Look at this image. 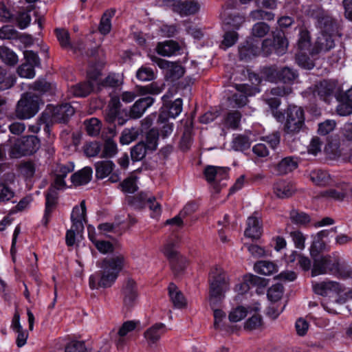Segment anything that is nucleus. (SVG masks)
<instances>
[{
	"label": "nucleus",
	"instance_id": "17",
	"mask_svg": "<svg viewBox=\"0 0 352 352\" xmlns=\"http://www.w3.org/2000/svg\"><path fill=\"white\" fill-rule=\"evenodd\" d=\"M74 169V165L72 162L65 164H57L54 169L55 180L54 184L56 188H62L65 186L64 178L68 173H72Z\"/></svg>",
	"mask_w": 352,
	"mask_h": 352
},
{
	"label": "nucleus",
	"instance_id": "27",
	"mask_svg": "<svg viewBox=\"0 0 352 352\" xmlns=\"http://www.w3.org/2000/svg\"><path fill=\"white\" fill-rule=\"evenodd\" d=\"M93 170L91 167L86 166L82 170L74 173L71 181L74 186L85 185L90 182Z\"/></svg>",
	"mask_w": 352,
	"mask_h": 352
},
{
	"label": "nucleus",
	"instance_id": "46",
	"mask_svg": "<svg viewBox=\"0 0 352 352\" xmlns=\"http://www.w3.org/2000/svg\"><path fill=\"white\" fill-rule=\"evenodd\" d=\"M32 89L39 93L53 94L55 90V85L52 83L48 82L45 80H40L34 82L32 85Z\"/></svg>",
	"mask_w": 352,
	"mask_h": 352
},
{
	"label": "nucleus",
	"instance_id": "26",
	"mask_svg": "<svg viewBox=\"0 0 352 352\" xmlns=\"http://www.w3.org/2000/svg\"><path fill=\"white\" fill-rule=\"evenodd\" d=\"M216 306L211 307L213 309L214 315V328L220 331L230 333L232 331L231 327L224 322L226 314L221 309L215 308Z\"/></svg>",
	"mask_w": 352,
	"mask_h": 352
},
{
	"label": "nucleus",
	"instance_id": "52",
	"mask_svg": "<svg viewBox=\"0 0 352 352\" xmlns=\"http://www.w3.org/2000/svg\"><path fill=\"white\" fill-rule=\"evenodd\" d=\"M241 121V113L234 111L230 112L225 119V124L232 129H236Z\"/></svg>",
	"mask_w": 352,
	"mask_h": 352
},
{
	"label": "nucleus",
	"instance_id": "58",
	"mask_svg": "<svg viewBox=\"0 0 352 352\" xmlns=\"http://www.w3.org/2000/svg\"><path fill=\"white\" fill-rule=\"evenodd\" d=\"M56 37L60 45L66 49L72 48V45L69 41V34L64 29L56 30Z\"/></svg>",
	"mask_w": 352,
	"mask_h": 352
},
{
	"label": "nucleus",
	"instance_id": "57",
	"mask_svg": "<svg viewBox=\"0 0 352 352\" xmlns=\"http://www.w3.org/2000/svg\"><path fill=\"white\" fill-rule=\"evenodd\" d=\"M250 16L254 21H272L274 19V14L272 12L264 11L263 10H256L252 11L250 14Z\"/></svg>",
	"mask_w": 352,
	"mask_h": 352
},
{
	"label": "nucleus",
	"instance_id": "42",
	"mask_svg": "<svg viewBox=\"0 0 352 352\" xmlns=\"http://www.w3.org/2000/svg\"><path fill=\"white\" fill-rule=\"evenodd\" d=\"M0 57L5 63L10 65H14L18 62L16 54L6 47H0Z\"/></svg>",
	"mask_w": 352,
	"mask_h": 352
},
{
	"label": "nucleus",
	"instance_id": "8",
	"mask_svg": "<svg viewBox=\"0 0 352 352\" xmlns=\"http://www.w3.org/2000/svg\"><path fill=\"white\" fill-rule=\"evenodd\" d=\"M161 4L172 7L173 11L182 16H187L197 13L200 6L194 0H161Z\"/></svg>",
	"mask_w": 352,
	"mask_h": 352
},
{
	"label": "nucleus",
	"instance_id": "44",
	"mask_svg": "<svg viewBox=\"0 0 352 352\" xmlns=\"http://www.w3.org/2000/svg\"><path fill=\"white\" fill-rule=\"evenodd\" d=\"M148 151L143 142L138 143L131 151V157L133 161H140L146 155V151Z\"/></svg>",
	"mask_w": 352,
	"mask_h": 352
},
{
	"label": "nucleus",
	"instance_id": "23",
	"mask_svg": "<svg viewBox=\"0 0 352 352\" xmlns=\"http://www.w3.org/2000/svg\"><path fill=\"white\" fill-rule=\"evenodd\" d=\"M180 50V45L172 40L159 43L156 47L157 52L163 56L175 55Z\"/></svg>",
	"mask_w": 352,
	"mask_h": 352
},
{
	"label": "nucleus",
	"instance_id": "47",
	"mask_svg": "<svg viewBox=\"0 0 352 352\" xmlns=\"http://www.w3.org/2000/svg\"><path fill=\"white\" fill-rule=\"evenodd\" d=\"M263 324V322L261 316L256 313L246 320L244 324V328L252 331L260 329Z\"/></svg>",
	"mask_w": 352,
	"mask_h": 352
},
{
	"label": "nucleus",
	"instance_id": "32",
	"mask_svg": "<svg viewBox=\"0 0 352 352\" xmlns=\"http://www.w3.org/2000/svg\"><path fill=\"white\" fill-rule=\"evenodd\" d=\"M336 85L334 82L329 80H323L316 85L314 94H317L321 98H324L331 96L334 91Z\"/></svg>",
	"mask_w": 352,
	"mask_h": 352
},
{
	"label": "nucleus",
	"instance_id": "29",
	"mask_svg": "<svg viewBox=\"0 0 352 352\" xmlns=\"http://www.w3.org/2000/svg\"><path fill=\"white\" fill-rule=\"evenodd\" d=\"M115 167L111 160L100 161L95 164L96 176L98 179H104L109 176Z\"/></svg>",
	"mask_w": 352,
	"mask_h": 352
},
{
	"label": "nucleus",
	"instance_id": "36",
	"mask_svg": "<svg viewBox=\"0 0 352 352\" xmlns=\"http://www.w3.org/2000/svg\"><path fill=\"white\" fill-rule=\"evenodd\" d=\"M254 270L258 274L269 276L277 271V267L272 262L261 261L255 264Z\"/></svg>",
	"mask_w": 352,
	"mask_h": 352
},
{
	"label": "nucleus",
	"instance_id": "15",
	"mask_svg": "<svg viewBox=\"0 0 352 352\" xmlns=\"http://www.w3.org/2000/svg\"><path fill=\"white\" fill-rule=\"evenodd\" d=\"M274 195L279 199H287L296 192L294 185L288 181L279 180L273 186Z\"/></svg>",
	"mask_w": 352,
	"mask_h": 352
},
{
	"label": "nucleus",
	"instance_id": "51",
	"mask_svg": "<svg viewBox=\"0 0 352 352\" xmlns=\"http://www.w3.org/2000/svg\"><path fill=\"white\" fill-rule=\"evenodd\" d=\"M270 26L263 22L255 23L252 28V35L254 37L262 38L265 36L269 32Z\"/></svg>",
	"mask_w": 352,
	"mask_h": 352
},
{
	"label": "nucleus",
	"instance_id": "28",
	"mask_svg": "<svg viewBox=\"0 0 352 352\" xmlns=\"http://www.w3.org/2000/svg\"><path fill=\"white\" fill-rule=\"evenodd\" d=\"M139 324L138 322H135L132 320H128L124 322L122 326L120 327L117 336L118 338L116 340L117 344L118 346H122L124 344L125 342V337L131 332L134 331L137 326Z\"/></svg>",
	"mask_w": 352,
	"mask_h": 352
},
{
	"label": "nucleus",
	"instance_id": "9",
	"mask_svg": "<svg viewBox=\"0 0 352 352\" xmlns=\"http://www.w3.org/2000/svg\"><path fill=\"white\" fill-rule=\"evenodd\" d=\"M228 168L223 166H207L204 169V175L208 182L212 184L216 192L220 191L221 186L226 184L221 182L228 177Z\"/></svg>",
	"mask_w": 352,
	"mask_h": 352
},
{
	"label": "nucleus",
	"instance_id": "41",
	"mask_svg": "<svg viewBox=\"0 0 352 352\" xmlns=\"http://www.w3.org/2000/svg\"><path fill=\"white\" fill-rule=\"evenodd\" d=\"M290 219L293 223L300 226H305L311 221L309 215L296 210L290 212Z\"/></svg>",
	"mask_w": 352,
	"mask_h": 352
},
{
	"label": "nucleus",
	"instance_id": "20",
	"mask_svg": "<svg viewBox=\"0 0 352 352\" xmlns=\"http://www.w3.org/2000/svg\"><path fill=\"white\" fill-rule=\"evenodd\" d=\"M57 188L56 186L50 188L46 194V203L45 210L43 219L42 220L43 224L47 226L50 219L51 212L56 204L57 199Z\"/></svg>",
	"mask_w": 352,
	"mask_h": 352
},
{
	"label": "nucleus",
	"instance_id": "63",
	"mask_svg": "<svg viewBox=\"0 0 352 352\" xmlns=\"http://www.w3.org/2000/svg\"><path fill=\"white\" fill-rule=\"evenodd\" d=\"M65 352H89L83 342L72 341L65 349Z\"/></svg>",
	"mask_w": 352,
	"mask_h": 352
},
{
	"label": "nucleus",
	"instance_id": "45",
	"mask_svg": "<svg viewBox=\"0 0 352 352\" xmlns=\"http://www.w3.org/2000/svg\"><path fill=\"white\" fill-rule=\"evenodd\" d=\"M84 124L86 131L89 135L95 136L99 133L101 129V124L98 119L92 118L85 120Z\"/></svg>",
	"mask_w": 352,
	"mask_h": 352
},
{
	"label": "nucleus",
	"instance_id": "30",
	"mask_svg": "<svg viewBox=\"0 0 352 352\" xmlns=\"http://www.w3.org/2000/svg\"><path fill=\"white\" fill-rule=\"evenodd\" d=\"M259 309V304L258 303L251 309L250 308L248 309L243 306H237L230 311L228 318L232 322H237L243 320L247 316L248 311H251V310L257 311Z\"/></svg>",
	"mask_w": 352,
	"mask_h": 352
},
{
	"label": "nucleus",
	"instance_id": "1",
	"mask_svg": "<svg viewBox=\"0 0 352 352\" xmlns=\"http://www.w3.org/2000/svg\"><path fill=\"white\" fill-rule=\"evenodd\" d=\"M308 15L317 18L320 33L314 43L310 53L316 55L326 53L333 49L338 36V28L336 22L317 6H311L307 11Z\"/></svg>",
	"mask_w": 352,
	"mask_h": 352
},
{
	"label": "nucleus",
	"instance_id": "59",
	"mask_svg": "<svg viewBox=\"0 0 352 352\" xmlns=\"http://www.w3.org/2000/svg\"><path fill=\"white\" fill-rule=\"evenodd\" d=\"M297 74L290 67H285L279 71V80L284 82H289L296 79Z\"/></svg>",
	"mask_w": 352,
	"mask_h": 352
},
{
	"label": "nucleus",
	"instance_id": "12",
	"mask_svg": "<svg viewBox=\"0 0 352 352\" xmlns=\"http://www.w3.org/2000/svg\"><path fill=\"white\" fill-rule=\"evenodd\" d=\"M168 98L169 96L166 94L162 97L164 106L158 118V120L161 122H164L168 118H176L182 111V100L181 98H177L170 103H167L166 99Z\"/></svg>",
	"mask_w": 352,
	"mask_h": 352
},
{
	"label": "nucleus",
	"instance_id": "38",
	"mask_svg": "<svg viewBox=\"0 0 352 352\" xmlns=\"http://www.w3.org/2000/svg\"><path fill=\"white\" fill-rule=\"evenodd\" d=\"M274 50L278 55L283 54L287 48V41L281 32H278L274 36L273 41Z\"/></svg>",
	"mask_w": 352,
	"mask_h": 352
},
{
	"label": "nucleus",
	"instance_id": "62",
	"mask_svg": "<svg viewBox=\"0 0 352 352\" xmlns=\"http://www.w3.org/2000/svg\"><path fill=\"white\" fill-rule=\"evenodd\" d=\"M120 186L123 192L127 193H133L138 189L135 177H129L120 184Z\"/></svg>",
	"mask_w": 352,
	"mask_h": 352
},
{
	"label": "nucleus",
	"instance_id": "48",
	"mask_svg": "<svg viewBox=\"0 0 352 352\" xmlns=\"http://www.w3.org/2000/svg\"><path fill=\"white\" fill-rule=\"evenodd\" d=\"M15 82V78L11 74H7L4 69L0 67V89L3 91L12 87Z\"/></svg>",
	"mask_w": 352,
	"mask_h": 352
},
{
	"label": "nucleus",
	"instance_id": "24",
	"mask_svg": "<svg viewBox=\"0 0 352 352\" xmlns=\"http://www.w3.org/2000/svg\"><path fill=\"white\" fill-rule=\"evenodd\" d=\"M322 196L337 201H342L346 197L352 196V188L348 185H344L336 189L325 190L322 192Z\"/></svg>",
	"mask_w": 352,
	"mask_h": 352
},
{
	"label": "nucleus",
	"instance_id": "40",
	"mask_svg": "<svg viewBox=\"0 0 352 352\" xmlns=\"http://www.w3.org/2000/svg\"><path fill=\"white\" fill-rule=\"evenodd\" d=\"M250 140L245 135H239L235 137L232 142V147L235 151H244L250 148Z\"/></svg>",
	"mask_w": 352,
	"mask_h": 352
},
{
	"label": "nucleus",
	"instance_id": "25",
	"mask_svg": "<svg viewBox=\"0 0 352 352\" xmlns=\"http://www.w3.org/2000/svg\"><path fill=\"white\" fill-rule=\"evenodd\" d=\"M261 54L258 43L247 41L245 45L239 47V56L241 60H247Z\"/></svg>",
	"mask_w": 352,
	"mask_h": 352
},
{
	"label": "nucleus",
	"instance_id": "13",
	"mask_svg": "<svg viewBox=\"0 0 352 352\" xmlns=\"http://www.w3.org/2000/svg\"><path fill=\"white\" fill-rule=\"evenodd\" d=\"M71 221L73 228H75L78 234L84 230V223L87 222L86 219V206L83 200L80 202V206H75L73 208L71 214Z\"/></svg>",
	"mask_w": 352,
	"mask_h": 352
},
{
	"label": "nucleus",
	"instance_id": "43",
	"mask_svg": "<svg viewBox=\"0 0 352 352\" xmlns=\"http://www.w3.org/2000/svg\"><path fill=\"white\" fill-rule=\"evenodd\" d=\"M159 138L158 131L155 129H151L146 136L145 146L148 151H155L157 147V142Z\"/></svg>",
	"mask_w": 352,
	"mask_h": 352
},
{
	"label": "nucleus",
	"instance_id": "61",
	"mask_svg": "<svg viewBox=\"0 0 352 352\" xmlns=\"http://www.w3.org/2000/svg\"><path fill=\"white\" fill-rule=\"evenodd\" d=\"M245 22V17L240 14H233L229 16L226 19V23L230 28L238 30Z\"/></svg>",
	"mask_w": 352,
	"mask_h": 352
},
{
	"label": "nucleus",
	"instance_id": "5",
	"mask_svg": "<svg viewBox=\"0 0 352 352\" xmlns=\"http://www.w3.org/2000/svg\"><path fill=\"white\" fill-rule=\"evenodd\" d=\"M40 98L32 93L25 94L18 102L16 115L21 119L33 117L38 111Z\"/></svg>",
	"mask_w": 352,
	"mask_h": 352
},
{
	"label": "nucleus",
	"instance_id": "22",
	"mask_svg": "<svg viewBox=\"0 0 352 352\" xmlns=\"http://www.w3.org/2000/svg\"><path fill=\"white\" fill-rule=\"evenodd\" d=\"M168 295L173 306L177 309L186 307L187 302L182 292L174 283H170L168 287Z\"/></svg>",
	"mask_w": 352,
	"mask_h": 352
},
{
	"label": "nucleus",
	"instance_id": "10",
	"mask_svg": "<svg viewBox=\"0 0 352 352\" xmlns=\"http://www.w3.org/2000/svg\"><path fill=\"white\" fill-rule=\"evenodd\" d=\"M123 307L126 311L135 307L138 299V287L132 279H127L123 284L121 290Z\"/></svg>",
	"mask_w": 352,
	"mask_h": 352
},
{
	"label": "nucleus",
	"instance_id": "7",
	"mask_svg": "<svg viewBox=\"0 0 352 352\" xmlns=\"http://www.w3.org/2000/svg\"><path fill=\"white\" fill-rule=\"evenodd\" d=\"M39 146L40 141L36 136L23 137L15 142L10 149V155L13 158H19L31 155L35 153Z\"/></svg>",
	"mask_w": 352,
	"mask_h": 352
},
{
	"label": "nucleus",
	"instance_id": "33",
	"mask_svg": "<svg viewBox=\"0 0 352 352\" xmlns=\"http://www.w3.org/2000/svg\"><path fill=\"white\" fill-rule=\"evenodd\" d=\"M297 162L290 157L283 158L276 167L279 175H286L297 168Z\"/></svg>",
	"mask_w": 352,
	"mask_h": 352
},
{
	"label": "nucleus",
	"instance_id": "21",
	"mask_svg": "<svg viewBox=\"0 0 352 352\" xmlns=\"http://www.w3.org/2000/svg\"><path fill=\"white\" fill-rule=\"evenodd\" d=\"M313 289L316 294L327 296L331 292L338 293L340 291V286L336 281L329 280L314 284Z\"/></svg>",
	"mask_w": 352,
	"mask_h": 352
},
{
	"label": "nucleus",
	"instance_id": "60",
	"mask_svg": "<svg viewBox=\"0 0 352 352\" xmlns=\"http://www.w3.org/2000/svg\"><path fill=\"white\" fill-rule=\"evenodd\" d=\"M17 73L22 78H32L35 76L34 67L25 63L18 67Z\"/></svg>",
	"mask_w": 352,
	"mask_h": 352
},
{
	"label": "nucleus",
	"instance_id": "64",
	"mask_svg": "<svg viewBox=\"0 0 352 352\" xmlns=\"http://www.w3.org/2000/svg\"><path fill=\"white\" fill-rule=\"evenodd\" d=\"M148 198L149 197L146 193L141 192L132 198L131 204L135 208L141 209L146 206Z\"/></svg>",
	"mask_w": 352,
	"mask_h": 352
},
{
	"label": "nucleus",
	"instance_id": "14",
	"mask_svg": "<svg viewBox=\"0 0 352 352\" xmlns=\"http://www.w3.org/2000/svg\"><path fill=\"white\" fill-rule=\"evenodd\" d=\"M175 242L173 240L168 241L165 244L163 252L164 255L170 261L171 266L173 271L175 273L179 274L181 272L184 266H182L180 264H183L184 260L178 258V254L175 249Z\"/></svg>",
	"mask_w": 352,
	"mask_h": 352
},
{
	"label": "nucleus",
	"instance_id": "54",
	"mask_svg": "<svg viewBox=\"0 0 352 352\" xmlns=\"http://www.w3.org/2000/svg\"><path fill=\"white\" fill-rule=\"evenodd\" d=\"M325 248L323 241L316 235L313 236V242L310 247V254L312 258L318 256V253Z\"/></svg>",
	"mask_w": 352,
	"mask_h": 352
},
{
	"label": "nucleus",
	"instance_id": "39",
	"mask_svg": "<svg viewBox=\"0 0 352 352\" xmlns=\"http://www.w3.org/2000/svg\"><path fill=\"white\" fill-rule=\"evenodd\" d=\"M139 135V131L137 128L125 129L123 130L120 138V142L122 144H129L135 141Z\"/></svg>",
	"mask_w": 352,
	"mask_h": 352
},
{
	"label": "nucleus",
	"instance_id": "11",
	"mask_svg": "<svg viewBox=\"0 0 352 352\" xmlns=\"http://www.w3.org/2000/svg\"><path fill=\"white\" fill-rule=\"evenodd\" d=\"M166 332V325L163 323H155L144 332V338L147 346L153 350L158 346L159 341Z\"/></svg>",
	"mask_w": 352,
	"mask_h": 352
},
{
	"label": "nucleus",
	"instance_id": "35",
	"mask_svg": "<svg viewBox=\"0 0 352 352\" xmlns=\"http://www.w3.org/2000/svg\"><path fill=\"white\" fill-rule=\"evenodd\" d=\"M115 12V10H108L102 16L98 27V30L101 34L105 35L110 32L111 29V19L114 16Z\"/></svg>",
	"mask_w": 352,
	"mask_h": 352
},
{
	"label": "nucleus",
	"instance_id": "18",
	"mask_svg": "<svg viewBox=\"0 0 352 352\" xmlns=\"http://www.w3.org/2000/svg\"><path fill=\"white\" fill-rule=\"evenodd\" d=\"M246 237L258 239L262 234V227L261 221L258 217L254 215L249 217L247 220V228L245 230Z\"/></svg>",
	"mask_w": 352,
	"mask_h": 352
},
{
	"label": "nucleus",
	"instance_id": "19",
	"mask_svg": "<svg viewBox=\"0 0 352 352\" xmlns=\"http://www.w3.org/2000/svg\"><path fill=\"white\" fill-rule=\"evenodd\" d=\"M154 102L151 97H145L138 100L131 107L129 116L133 119L140 118L145 111L151 107Z\"/></svg>",
	"mask_w": 352,
	"mask_h": 352
},
{
	"label": "nucleus",
	"instance_id": "34",
	"mask_svg": "<svg viewBox=\"0 0 352 352\" xmlns=\"http://www.w3.org/2000/svg\"><path fill=\"white\" fill-rule=\"evenodd\" d=\"M93 84L91 82L78 83L71 87L69 92L77 97H85L89 95L93 89Z\"/></svg>",
	"mask_w": 352,
	"mask_h": 352
},
{
	"label": "nucleus",
	"instance_id": "56",
	"mask_svg": "<svg viewBox=\"0 0 352 352\" xmlns=\"http://www.w3.org/2000/svg\"><path fill=\"white\" fill-rule=\"evenodd\" d=\"M118 151L116 143L111 138L105 140L104 149L102 151V157H111L114 156Z\"/></svg>",
	"mask_w": 352,
	"mask_h": 352
},
{
	"label": "nucleus",
	"instance_id": "55",
	"mask_svg": "<svg viewBox=\"0 0 352 352\" xmlns=\"http://www.w3.org/2000/svg\"><path fill=\"white\" fill-rule=\"evenodd\" d=\"M136 77L141 81H149L155 78V74L151 68L142 66L137 71Z\"/></svg>",
	"mask_w": 352,
	"mask_h": 352
},
{
	"label": "nucleus",
	"instance_id": "6",
	"mask_svg": "<svg viewBox=\"0 0 352 352\" xmlns=\"http://www.w3.org/2000/svg\"><path fill=\"white\" fill-rule=\"evenodd\" d=\"M305 125V113L301 107L290 106L286 111L284 131L287 134L298 133Z\"/></svg>",
	"mask_w": 352,
	"mask_h": 352
},
{
	"label": "nucleus",
	"instance_id": "4",
	"mask_svg": "<svg viewBox=\"0 0 352 352\" xmlns=\"http://www.w3.org/2000/svg\"><path fill=\"white\" fill-rule=\"evenodd\" d=\"M228 289V280L225 272L221 268H214L210 274L209 302L210 307L217 306L224 297Z\"/></svg>",
	"mask_w": 352,
	"mask_h": 352
},
{
	"label": "nucleus",
	"instance_id": "31",
	"mask_svg": "<svg viewBox=\"0 0 352 352\" xmlns=\"http://www.w3.org/2000/svg\"><path fill=\"white\" fill-rule=\"evenodd\" d=\"M309 177L311 181L318 186H326L331 182L330 175L327 171L321 169L312 170Z\"/></svg>",
	"mask_w": 352,
	"mask_h": 352
},
{
	"label": "nucleus",
	"instance_id": "49",
	"mask_svg": "<svg viewBox=\"0 0 352 352\" xmlns=\"http://www.w3.org/2000/svg\"><path fill=\"white\" fill-rule=\"evenodd\" d=\"M256 285L265 286V280L257 276L251 274L245 277V282L241 285V288L243 289V291L245 292L249 289L250 285Z\"/></svg>",
	"mask_w": 352,
	"mask_h": 352
},
{
	"label": "nucleus",
	"instance_id": "50",
	"mask_svg": "<svg viewBox=\"0 0 352 352\" xmlns=\"http://www.w3.org/2000/svg\"><path fill=\"white\" fill-rule=\"evenodd\" d=\"M191 210V206H186L184 209L175 217L168 219L166 222L168 225H175L181 227L183 226V219L188 215Z\"/></svg>",
	"mask_w": 352,
	"mask_h": 352
},
{
	"label": "nucleus",
	"instance_id": "16",
	"mask_svg": "<svg viewBox=\"0 0 352 352\" xmlns=\"http://www.w3.org/2000/svg\"><path fill=\"white\" fill-rule=\"evenodd\" d=\"M52 119L56 122H66L74 113V108L69 104L51 107Z\"/></svg>",
	"mask_w": 352,
	"mask_h": 352
},
{
	"label": "nucleus",
	"instance_id": "3",
	"mask_svg": "<svg viewBox=\"0 0 352 352\" xmlns=\"http://www.w3.org/2000/svg\"><path fill=\"white\" fill-rule=\"evenodd\" d=\"M330 273L344 278L352 275V270L340 263L338 257L331 255L318 256L314 258L312 276Z\"/></svg>",
	"mask_w": 352,
	"mask_h": 352
},
{
	"label": "nucleus",
	"instance_id": "37",
	"mask_svg": "<svg viewBox=\"0 0 352 352\" xmlns=\"http://www.w3.org/2000/svg\"><path fill=\"white\" fill-rule=\"evenodd\" d=\"M165 88V84L162 82H153L146 86L138 87V89L140 94H160Z\"/></svg>",
	"mask_w": 352,
	"mask_h": 352
},
{
	"label": "nucleus",
	"instance_id": "53",
	"mask_svg": "<svg viewBox=\"0 0 352 352\" xmlns=\"http://www.w3.org/2000/svg\"><path fill=\"white\" fill-rule=\"evenodd\" d=\"M283 294V287L280 284L272 286L267 291V298L272 302L280 300Z\"/></svg>",
	"mask_w": 352,
	"mask_h": 352
},
{
	"label": "nucleus",
	"instance_id": "2",
	"mask_svg": "<svg viewBox=\"0 0 352 352\" xmlns=\"http://www.w3.org/2000/svg\"><path fill=\"white\" fill-rule=\"evenodd\" d=\"M125 265V258L122 254L107 257L98 262L100 270L89 276V284L91 289L107 288L113 285Z\"/></svg>",
	"mask_w": 352,
	"mask_h": 352
}]
</instances>
